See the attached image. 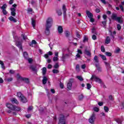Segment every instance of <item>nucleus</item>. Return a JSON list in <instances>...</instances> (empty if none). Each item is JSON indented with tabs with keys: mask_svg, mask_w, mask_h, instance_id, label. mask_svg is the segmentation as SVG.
Here are the masks:
<instances>
[{
	"mask_svg": "<svg viewBox=\"0 0 124 124\" xmlns=\"http://www.w3.org/2000/svg\"><path fill=\"white\" fill-rule=\"evenodd\" d=\"M111 19H112V20H115L120 24H123V23H124V18H123V16L118 17L117 16L116 14H113L112 15Z\"/></svg>",
	"mask_w": 124,
	"mask_h": 124,
	"instance_id": "obj_1",
	"label": "nucleus"
},
{
	"mask_svg": "<svg viewBox=\"0 0 124 124\" xmlns=\"http://www.w3.org/2000/svg\"><path fill=\"white\" fill-rule=\"evenodd\" d=\"M6 107H7L8 109H10V110H12L13 111H18L21 110V108L9 103L6 104Z\"/></svg>",
	"mask_w": 124,
	"mask_h": 124,
	"instance_id": "obj_2",
	"label": "nucleus"
},
{
	"mask_svg": "<svg viewBox=\"0 0 124 124\" xmlns=\"http://www.w3.org/2000/svg\"><path fill=\"white\" fill-rule=\"evenodd\" d=\"M53 25V18L52 17H48L46 21V27L51 28Z\"/></svg>",
	"mask_w": 124,
	"mask_h": 124,
	"instance_id": "obj_3",
	"label": "nucleus"
},
{
	"mask_svg": "<svg viewBox=\"0 0 124 124\" xmlns=\"http://www.w3.org/2000/svg\"><path fill=\"white\" fill-rule=\"evenodd\" d=\"M65 116L64 114H61L59 118V122L58 124H65Z\"/></svg>",
	"mask_w": 124,
	"mask_h": 124,
	"instance_id": "obj_4",
	"label": "nucleus"
},
{
	"mask_svg": "<svg viewBox=\"0 0 124 124\" xmlns=\"http://www.w3.org/2000/svg\"><path fill=\"white\" fill-rule=\"evenodd\" d=\"M94 121H95V114L93 112L90 118L89 119V122L91 124H94Z\"/></svg>",
	"mask_w": 124,
	"mask_h": 124,
	"instance_id": "obj_5",
	"label": "nucleus"
},
{
	"mask_svg": "<svg viewBox=\"0 0 124 124\" xmlns=\"http://www.w3.org/2000/svg\"><path fill=\"white\" fill-rule=\"evenodd\" d=\"M90 79L91 80H93V79L95 82H97L99 84H100V83H101L102 82L101 79H100L99 78H97V77L94 75H93Z\"/></svg>",
	"mask_w": 124,
	"mask_h": 124,
	"instance_id": "obj_6",
	"label": "nucleus"
},
{
	"mask_svg": "<svg viewBox=\"0 0 124 124\" xmlns=\"http://www.w3.org/2000/svg\"><path fill=\"white\" fill-rule=\"evenodd\" d=\"M84 54H85V55H87L89 58H92V53H91L90 50H88L87 49H85Z\"/></svg>",
	"mask_w": 124,
	"mask_h": 124,
	"instance_id": "obj_7",
	"label": "nucleus"
},
{
	"mask_svg": "<svg viewBox=\"0 0 124 124\" xmlns=\"http://www.w3.org/2000/svg\"><path fill=\"white\" fill-rule=\"evenodd\" d=\"M11 16L15 17L16 16V9L15 8H11Z\"/></svg>",
	"mask_w": 124,
	"mask_h": 124,
	"instance_id": "obj_8",
	"label": "nucleus"
},
{
	"mask_svg": "<svg viewBox=\"0 0 124 124\" xmlns=\"http://www.w3.org/2000/svg\"><path fill=\"white\" fill-rule=\"evenodd\" d=\"M16 45L19 48V50H22L23 51V47L22 46V42H16Z\"/></svg>",
	"mask_w": 124,
	"mask_h": 124,
	"instance_id": "obj_9",
	"label": "nucleus"
},
{
	"mask_svg": "<svg viewBox=\"0 0 124 124\" xmlns=\"http://www.w3.org/2000/svg\"><path fill=\"white\" fill-rule=\"evenodd\" d=\"M62 9L63 10V16L64 17H65V16H66V11L67 10L66 9V7H65V5L63 4L62 7Z\"/></svg>",
	"mask_w": 124,
	"mask_h": 124,
	"instance_id": "obj_10",
	"label": "nucleus"
},
{
	"mask_svg": "<svg viewBox=\"0 0 124 124\" xmlns=\"http://www.w3.org/2000/svg\"><path fill=\"white\" fill-rule=\"evenodd\" d=\"M30 69H31V70L34 71V72H36L37 71V67L33 65L30 66Z\"/></svg>",
	"mask_w": 124,
	"mask_h": 124,
	"instance_id": "obj_11",
	"label": "nucleus"
},
{
	"mask_svg": "<svg viewBox=\"0 0 124 124\" xmlns=\"http://www.w3.org/2000/svg\"><path fill=\"white\" fill-rule=\"evenodd\" d=\"M11 101L12 103L15 104H19V102L15 98H12L11 99Z\"/></svg>",
	"mask_w": 124,
	"mask_h": 124,
	"instance_id": "obj_12",
	"label": "nucleus"
},
{
	"mask_svg": "<svg viewBox=\"0 0 124 124\" xmlns=\"http://www.w3.org/2000/svg\"><path fill=\"white\" fill-rule=\"evenodd\" d=\"M95 65L97 68V70H98V72H101L102 71V69L100 67L99 63L95 64Z\"/></svg>",
	"mask_w": 124,
	"mask_h": 124,
	"instance_id": "obj_13",
	"label": "nucleus"
},
{
	"mask_svg": "<svg viewBox=\"0 0 124 124\" xmlns=\"http://www.w3.org/2000/svg\"><path fill=\"white\" fill-rule=\"evenodd\" d=\"M21 80L24 81L26 84H29V83H30V79L28 78H21Z\"/></svg>",
	"mask_w": 124,
	"mask_h": 124,
	"instance_id": "obj_14",
	"label": "nucleus"
},
{
	"mask_svg": "<svg viewBox=\"0 0 124 124\" xmlns=\"http://www.w3.org/2000/svg\"><path fill=\"white\" fill-rule=\"evenodd\" d=\"M58 31L59 33H62L63 32V29L61 26H59L58 27Z\"/></svg>",
	"mask_w": 124,
	"mask_h": 124,
	"instance_id": "obj_15",
	"label": "nucleus"
},
{
	"mask_svg": "<svg viewBox=\"0 0 124 124\" xmlns=\"http://www.w3.org/2000/svg\"><path fill=\"white\" fill-rule=\"evenodd\" d=\"M20 100L21 102H23V103H26L28 102V100L27 99V98L25 97V96H23L22 97L20 98Z\"/></svg>",
	"mask_w": 124,
	"mask_h": 124,
	"instance_id": "obj_16",
	"label": "nucleus"
},
{
	"mask_svg": "<svg viewBox=\"0 0 124 124\" xmlns=\"http://www.w3.org/2000/svg\"><path fill=\"white\" fill-rule=\"evenodd\" d=\"M86 14H87L88 18H89L93 17V14H92V13H91V12H90L89 11H86Z\"/></svg>",
	"mask_w": 124,
	"mask_h": 124,
	"instance_id": "obj_17",
	"label": "nucleus"
},
{
	"mask_svg": "<svg viewBox=\"0 0 124 124\" xmlns=\"http://www.w3.org/2000/svg\"><path fill=\"white\" fill-rule=\"evenodd\" d=\"M50 28L51 27H46L45 32H46V35H49V34H50Z\"/></svg>",
	"mask_w": 124,
	"mask_h": 124,
	"instance_id": "obj_18",
	"label": "nucleus"
},
{
	"mask_svg": "<svg viewBox=\"0 0 124 124\" xmlns=\"http://www.w3.org/2000/svg\"><path fill=\"white\" fill-rule=\"evenodd\" d=\"M110 42H111V39L110 38V37L107 36L105 40L106 44H109V43H110Z\"/></svg>",
	"mask_w": 124,
	"mask_h": 124,
	"instance_id": "obj_19",
	"label": "nucleus"
},
{
	"mask_svg": "<svg viewBox=\"0 0 124 124\" xmlns=\"http://www.w3.org/2000/svg\"><path fill=\"white\" fill-rule=\"evenodd\" d=\"M9 20L11 22H14V23H16L17 22V20L12 16L9 17Z\"/></svg>",
	"mask_w": 124,
	"mask_h": 124,
	"instance_id": "obj_20",
	"label": "nucleus"
},
{
	"mask_svg": "<svg viewBox=\"0 0 124 124\" xmlns=\"http://www.w3.org/2000/svg\"><path fill=\"white\" fill-rule=\"evenodd\" d=\"M115 121L118 124H122V123H123V119H122V118H117V119H115Z\"/></svg>",
	"mask_w": 124,
	"mask_h": 124,
	"instance_id": "obj_21",
	"label": "nucleus"
},
{
	"mask_svg": "<svg viewBox=\"0 0 124 124\" xmlns=\"http://www.w3.org/2000/svg\"><path fill=\"white\" fill-rule=\"evenodd\" d=\"M93 60L94 61V62H95V64L97 63H99V60H98V57L97 56L95 55L93 58Z\"/></svg>",
	"mask_w": 124,
	"mask_h": 124,
	"instance_id": "obj_22",
	"label": "nucleus"
},
{
	"mask_svg": "<svg viewBox=\"0 0 124 124\" xmlns=\"http://www.w3.org/2000/svg\"><path fill=\"white\" fill-rule=\"evenodd\" d=\"M27 11V13L29 14H32V13H33V10L31 8H28Z\"/></svg>",
	"mask_w": 124,
	"mask_h": 124,
	"instance_id": "obj_23",
	"label": "nucleus"
},
{
	"mask_svg": "<svg viewBox=\"0 0 124 124\" xmlns=\"http://www.w3.org/2000/svg\"><path fill=\"white\" fill-rule=\"evenodd\" d=\"M71 87H72V83L71 82H69L67 85V88L69 91H70L71 90Z\"/></svg>",
	"mask_w": 124,
	"mask_h": 124,
	"instance_id": "obj_24",
	"label": "nucleus"
},
{
	"mask_svg": "<svg viewBox=\"0 0 124 124\" xmlns=\"http://www.w3.org/2000/svg\"><path fill=\"white\" fill-rule=\"evenodd\" d=\"M23 57L26 60H28V59H29V54L27 52H24L23 53Z\"/></svg>",
	"mask_w": 124,
	"mask_h": 124,
	"instance_id": "obj_25",
	"label": "nucleus"
},
{
	"mask_svg": "<svg viewBox=\"0 0 124 124\" xmlns=\"http://www.w3.org/2000/svg\"><path fill=\"white\" fill-rule=\"evenodd\" d=\"M104 63L106 66V68L108 69H111V66H110V63H109L108 62H104Z\"/></svg>",
	"mask_w": 124,
	"mask_h": 124,
	"instance_id": "obj_26",
	"label": "nucleus"
},
{
	"mask_svg": "<svg viewBox=\"0 0 124 124\" xmlns=\"http://www.w3.org/2000/svg\"><path fill=\"white\" fill-rule=\"evenodd\" d=\"M56 13H57L58 16H62V13L61 9H57L56 10Z\"/></svg>",
	"mask_w": 124,
	"mask_h": 124,
	"instance_id": "obj_27",
	"label": "nucleus"
},
{
	"mask_svg": "<svg viewBox=\"0 0 124 124\" xmlns=\"http://www.w3.org/2000/svg\"><path fill=\"white\" fill-rule=\"evenodd\" d=\"M16 95L17 97H18L19 98H21L24 96V95H23V94L21 92L17 93Z\"/></svg>",
	"mask_w": 124,
	"mask_h": 124,
	"instance_id": "obj_28",
	"label": "nucleus"
},
{
	"mask_svg": "<svg viewBox=\"0 0 124 124\" xmlns=\"http://www.w3.org/2000/svg\"><path fill=\"white\" fill-rule=\"evenodd\" d=\"M31 25L33 29H34V28L35 27V21L32 18H31Z\"/></svg>",
	"mask_w": 124,
	"mask_h": 124,
	"instance_id": "obj_29",
	"label": "nucleus"
},
{
	"mask_svg": "<svg viewBox=\"0 0 124 124\" xmlns=\"http://www.w3.org/2000/svg\"><path fill=\"white\" fill-rule=\"evenodd\" d=\"M42 70L43 75H45V74H46V72L47 71V69L46 68V67H43L42 69Z\"/></svg>",
	"mask_w": 124,
	"mask_h": 124,
	"instance_id": "obj_30",
	"label": "nucleus"
},
{
	"mask_svg": "<svg viewBox=\"0 0 124 124\" xmlns=\"http://www.w3.org/2000/svg\"><path fill=\"white\" fill-rule=\"evenodd\" d=\"M47 78L46 77H44L43 79V85H45L46 83H47Z\"/></svg>",
	"mask_w": 124,
	"mask_h": 124,
	"instance_id": "obj_31",
	"label": "nucleus"
},
{
	"mask_svg": "<svg viewBox=\"0 0 124 124\" xmlns=\"http://www.w3.org/2000/svg\"><path fill=\"white\" fill-rule=\"evenodd\" d=\"M77 78L80 81H84V78H83V77L81 76H77Z\"/></svg>",
	"mask_w": 124,
	"mask_h": 124,
	"instance_id": "obj_32",
	"label": "nucleus"
},
{
	"mask_svg": "<svg viewBox=\"0 0 124 124\" xmlns=\"http://www.w3.org/2000/svg\"><path fill=\"white\" fill-rule=\"evenodd\" d=\"M102 24L103 26V27L105 29H106V24H107V21L104 20L103 21H102Z\"/></svg>",
	"mask_w": 124,
	"mask_h": 124,
	"instance_id": "obj_33",
	"label": "nucleus"
},
{
	"mask_svg": "<svg viewBox=\"0 0 124 124\" xmlns=\"http://www.w3.org/2000/svg\"><path fill=\"white\" fill-rule=\"evenodd\" d=\"M65 35L66 37H69V35H70V32L69 31H65Z\"/></svg>",
	"mask_w": 124,
	"mask_h": 124,
	"instance_id": "obj_34",
	"label": "nucleus"
},
{
	"mask_svg": "<svg viewBox=\"0 0 124 124\" xmlns=\"http://www.w3.org/2000/svg\"><path fill=\"white\" fill-rule=\"evenodd\" d=\"M99 56L101 58V59H102V60L103 61H106L107 59H106V57L105 56V55L100 54Z\"/></svg>",
	"mask_w": 124,
	"mask_h": 124,
	"instance_id": "obj_35",
	"label": "nucleus"
},
{
	"mask_svg": "<svg viewBox=\"0 0 124 124\" xmlns=\"http://www.w3.org/2000/svg\"><path fill=\"white\" fill-rule=\"evenodd\" d=\"M78 59H81V55L79 53H77L75 57V60H78Z\"/></svg>",
	"mask_w": 124,
	"mask_h": 124,
	"instance_id": "obj_36",
	"label": "nucleus"
},
{
	"mask_svg": "<svg viewBox=\"0 0 124 124\" xmlns=\"http://www.w3.org/2000/svg\"><path fill=\"white\" fill-rule=\"evenodd\" d=\"M83 98H84V95L82 94L78 96L79 100H83Z\"/></svg>",
	"mask_w": 124,
	"mask_h": 124,
	"instance_id": "obj_37",
	"label": "nucleus"
},
{
	"mask_svg": "<svg viewBox=\"0 0 124 124\" xmlns=\"http://www.w3.org/2000/svg\"><path fill=\"white\" fill-rule=\"evenodd\" d=\"M59 67H60V65H59V63H56L54 65V68L55 69H57V68H59Z\"/></svg>",
	"mask_w": 124,
	"mask_h": 124,
	"instance_id": "obj_38",
	"label": "nucleus"
},
{
	"mask_svg": "<svg viewBox=\"0 0 124 124\" xmlns=\"http://www.w3.org/2000/svg\"><path fill=\"white\" fill-rule=\"evenodd\" d=\"M0 64H1V67L3 69H4V68H5V67L4 66V64L3 63V62H2V61H0Z\"/></svg>",
	"mask_w": 124,
	"mask_h": 124,
	"instance_id": "obj_39",
	"label": "nucleus"
},
{
	"mask_svg": "<svg viewBox=\"0 0 124 124\" xmlns=\"http://www.w3.org/2000/svg\"><path fill=\"white\" fill-rule=\"evenodd\" d=\"M6 7H7V5H6V4H4L3 6L1 7V9H2V10H5V8H6Z\"/></svg>",
	"mask_w": 124,
	"mask_h": 124,
	"instance_id": "obj_40",
	"label": "nucleus"
},
{
	"mask_svg": "<svg viewBox=\"0 0 124 124\" xmlns=\"http://www.w3.org/2000/svg\"><path fill=\"white\" fill-rule=\"evenodd\" d=\"M31 4H32L33 6H36V2L34 0H31Z\"/></svg>",
	"mask_w": 124,
	"mask_h": 124,
	"instance_id": "obj_41",
	"label": "nucleus"
},
{
	"mask_svg": "<svg viewBox=\"0 0 124 124\" xmlns=\"http://www.w3.org/2000/svg\"><path fill=\"white\" fill-rule=\"evenodd\" d=\"M105 55L108 56V57H111V56H112V53H111V52H106Z\"/></svg>",
	"mask_w": 124,
	"mask_h": 124,
	"instance_id": "obj_42",
	"label": "nucleus"
},
{
	"mask_svg": "<svg viewBox=\"0 0 124 124\" xmlns=\"http://www.w3.org/2000/svg\"><path fill=\"white\" fill-rule=\"evenodd\" d=\"M76 69L77 71H80V65H79V64H77L76 66Z\"/></svg>",
	"mask_w": 124,
	"mask_h": 124,
	"instance_id": "obj_43",
	"label": "nucleus"
},
{
	"mask_svg": "<svg viewBox=\"0 0 124 124\" xmlns=\"http://www.w3.org/2000/svg\"><path fill=\"white\" fill-rule=\"evenodd\" d=\"M21 36L23 37L24 40H26V39H28V37H27V35H25V34H22L21 35Z\"/></svg>",
	"mask_w": 124,
	"mask_h": 124,
	"instance_id": "obj_44",
	"label": "nucleus"
},
{
	"mask_svg": "<svg viewBox=\"0 0 124 124\" xmlns=\"http://www.w3.org/2000/svg\"><path fill=\"white\" fill-rule=\"evenodd\" d=\"M77 53L78 54H79V55H82L83 54V52H82V50H81V49H78L77 50Z\"/></svg>",
	"mask_w": 124,
	"mask_h": 124,
	"instance_id": "obj_45",
	"label": "nucleus"
},
{
	"mask_svg": "<svg viewBox=\"0 0 124 124\" xmlns=\"http://www.w3.org/2000/svg\"><path fill=\"white\" fill-rule=\"evenodd\" d=\"M103 18L104 19V21H107V16L106 15H103Z\"/></svg>",
	"mask_w": 124,
	"mask_h": 124,
	"instance_id": "obj_46",
	"label": "nucleus"
},
{
	"mask_svg": "<svg viewBox=\"0 0 124 124\" xmlns=\"http://www.w3.org/2000/svg\"><path fill=\"white\" fill-rule=\"evenodd\" d=\"M92 32L93 33H94V34H97V32H96V31H95V29L94 28L92 29Z\"/></svg>",
	"mask_w": 124,
	"mask_h": 124,
	"instance_id": "obj_47",
	"label": "nucleus"
},
{
	"mask_svg": "<svg viewBox=\"0 0 124 124\" xmlns=\"http://www.w3.org/2000/svg\"><path fill=\"white\" fill-rule=\"evenodd\" d=\"M104 109L105 112H108L109 111V108H108V107H104Z\"/></svg>",
	"mask_w": 124,
	"mask_h": 124,
	"instance_id": "obj_48",
	"label": "nucleus"
},
{
	"mask_svg": "<svg viewBox=\"0 0 124 124\" xmlns=\"http://www.w3.org/2000/svg\"><path fill=\"white\" fill-rule=\"evenodd\" d=\"M53 62H57L59 61V58H58V57H54L53 58Z\"/></svg>",
	"mask_w": 124,
	"mask_h": 124,
	"instance_id": "obj_49",
	"label": "nucleus"
},
{
	"mask_svg": "<svg viewBox=\"0 0 124 124\" xmlns=\"http://www.w3.org/2000/svg\"><path fill=\"white\" fill-rule=\"evenodd\" d=\"M86 41H88V37H87V36L84 35L83 38V42H86Z\"/></svg>",
	"mask_w": 124,
	"mask_h": 124,
	"instance_id": "obj_50",
	"label": "nucleus"
},
{
	"mask_svg": "<svg viewBox=\"0 0 124 124\" xmlns=\"http://www.w3.org/2000/svg\"><path fill=\"white\" fill-rule=\"evenodd\" d=\"M52 72L53 73H54V74H56L57 73H59V70H57V69H53L52 70Z\"/></svg>",
	"mask_w": 124,
	"mask_h": 124,
	"instance_id": "obj_51",
	"label": "nucleus"
},
{
	"mask_svg": "<svg viewBox=\"0 0 124 124\" xmlns=\"http://www.w3.org/2000/svg\"><path fill=\"white\" fill-rule=\"evenodd\" d=\"M93 110L95 111V112H98V111H99V108L97 107H95L93 108Z\"/></svg>",
	"mask_w": 124,
	"mask_h": 124,
	"instance_id": "obj_52",
	"label": "nucleus"
},
{
	"mask_svg": "<svg viewBox=\"0 0 124 124\" xmlns=\"http://www.w3.org/2000/svg\"><path fill=\"white\" fill-rule=\"evenodd\" d=\"M101 50L102 52H105V48H104V46H101Z\"/></svg>",
	"mask_w": 124,
	"mask_h": 124,
	"instance_id": "obj_53",
	"label": "nucleus"
},
{
	"mask_svg": "<svg viewBox=\"0 0 124 124\" xmlns=\"http://www.w3.org/2000/svg\"><path fill=\"white\" fill-rule=\"evenodd\" d=\"M87 89L90 90L91 88H92V85L90 83H87Z\"/></svg>",
	"mask_w": 124,
	"mask_h": 124,
	"instance_id": "obj_54",
	"label": "nucleus"
},
{
	"mask_svg": "<svg viewBox=\"0 0 124 124\" xmlns=\"http://www.w3.org/2000/svg\"><path fill=\"white\" fill-rule=\"evenodd\" d=\"M121 29H122V27L121 26V25L117 24V30H118V31H121Z\"/></svg>",
	"mask_w": 124,
	"mask_h": 124,
	"instance_id": "obj_55",
	"label": "nucleus"
},
{
	"mask_svg": "<svg viewBox=\"0 0 124 124\" xmlns=\"http://www.w3.org/2000/svg\"><path fill=\"white\" fill-rule=\"evenodd\" d=\"M92 39H93V40H96L97 39L96 35H92Z\"/></svg>",
	"mask_w": 124,
	"mask_h": 124,
	"instance_id": "obj_56",
	"label": "nucleus"
},
{
	"mask_svg": "<svg viewBox=\"0 0 124 124\" xmlns=\"http://www.w3.org/2000/svg\"><path fill=\"white\" fill-rule=\"evenodd\" d=\"M2 13L4 15H7V12L6 10H2Z\"/></svg>",
	"mask_w": 124,
	"mask_h": 124,
	"instance_id": "obj_57",
	"label": "nucleus"
},
{
	"mask_svg": "<svg viewBox=\"0 0 124 124\" xmlns=\"http://www.w3.org/2000/svg\"><path fill=\"white\" fill-rule=\"evenodd\" d=\"M76 35H77V37H78V38H80L81 37V35H80V34H79V33L78 32H76Z\"/></svg>",
	"mask_w": 124,
	"mask_h": 124,
	"instance_id": "obj_58",
	"label": "nucleus"
},
{
	"mask_svg": "<svg viewBox=\"0 0 124 124\" xmlns=\"http://www.w3.org/2000/svg\"><path fill=\"white\" fill-rule=\"evenodd\" d=\"M27 60H28L29 63H31V62H32V59L31 58H28Z\"/></svg>",
	"mask_w": 124,
	"mask_h": 124,
	"instance_id": "obj_59",
	"label": "nucleus"
},
{
	"mask_svg": "<svg viewBox=\"0 0 124 124\" xmlns=\"http://www.w3.org/2000/svg\"><path fill=\"white\" fill-rule=\"evenodd\" d=\"M89 19H90V22H91V23H93V22H94V19H93V18L90 17Z\"/></svg>",
	"mask_w": 124,
	"mask_h": 124,
	"instance_id": "obj_60",
	"label": "nucleus"
},
{
	"mask_svg": "<svg viewBox=\"0 0 124 124\" xmlns=\"http://www.w3.org/2000/svg\"><path fill=\"white\" fill-rule=\"evenodd\" d=\"M9 72L10 74H14L15 73V71L13 70H10Z\"/></svg>",
	"mask_w": 124,
	"mask_h": 124,
	"instance_id": "obj_61",
	"label": "nucleus"
},
{
	"mask_svg": "<svg viewBox=\"0 0 124 124\" xmlns=\"http://www.w3.org/2000/svg\"><path fill=\"white\" fill-rule=\"evenodd\" d=\"M12 80H13V78H10L7 79V81H8V82H11Z\"/></svg>",
	"mask_w": 124,
	"mask_h": 124,
	"instance_id": "obj_62",
	"label": "nucleus"
},
{
	"mask_svg": "<svg viewBox=\"0 0 124 124\" xmlns=\"http://www.w3.org/2000/svg\"><path fill=\"white\" fill-rule=\"evenodd\" d=\"M81 68L82 69H85V68H86V64L81 65Z\"/></svg>",
	"mask_w": 124,
	"mask_h": 124,
	"instance_id": "obj_63",
	"label": "nucleus"
},
{
	"mask_svg": "<svg viewBox=\"0 0 124 124\" xmlns=\"http://www.w3.org/2000/svg\"><path fill=\"white\" fill-rule=\"evenodd\" d=\"M119 7L121 9V10L123 11V12H124V6H123L122 5H120Z\"/></svg>",
	"mask_w": 124,
	"mask_h": 124,
	"instance_id": "obj_64",
	"label": "nucleus"
}]
</instances>
